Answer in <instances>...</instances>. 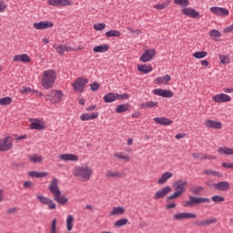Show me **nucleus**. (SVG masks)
Listing matches in <instances>:
<instances>
[{
  "mask_svg": "<svg viewBox=\"0 0 233 233\" xmlns=\"http://www.w3.org/2000/svg\"><path fill=\"white\" fill-rule=\"evenodd\" d=\"M125 214V208L115 207L109 211V216H123Z\"/></svg>",
  "mask_w": 233,
  "mask_h": 233,
  "instance_id": "obj_33",
  "label": "nucleus"
},
{
  "mask_svg": "<svg viewBox=\"0 0 233 233\" xmlns=\"http://www.w3.org/2000/svg\"><path fill=\"white\" fill-rule=\"evenodd\" d=\"M11 103H12V97L10 96L0 98V105L2 106L10 105Z\"/></svg>",
  "mask_w": 233,
  "mask_h": 233,
  "instance_id": "obj_52",
  "label": "nucleus"
},
{
  "mask_svg": "<svg viewBox=\"0 0 233 233\" xmlns=\"http://www.w3.org/2000/svg\"><path fill=\"white\" fill-rule=\"evenodd\" d=\"M218 157L212 155H203L202 154V159H217Z\"/></svg>",
  "mask_w": 233,
  "mask_h": 233,
  "instance_id": "obj_62",
  "label": "nucleus"
},
{
  "mask_svg": "<svg viewBox=\"0 0 233 233\" xmlns=\"http://www.w3.org/2000/svg\"><path fill=\"white\" fill-rule=\"evenodd\" d=\"M93 28H95V30H96L97 32H101V30H105V28H106V24L105 23L95 24L93 25Z\"/></svg>",
  "mask_w": 233,
  "mask_h": 233,
  "instance_id": "obj_51",
  "label": "nucleus"
},
{
  "mask_svg": "<svg viewBox=\"0 0 233 233\" xmlns=\"http://www.w3.org/2000/svg\"><path fill=\"white\" fill-rule=\"evenodd\" d=\"M198 215L190 212H178L173 215L174 221H185V219H196Z\"/></svg>",
  "mask_w": 233,
  "mask_h": 233,
  "instance_id": "obj_9",
  "label": "nucleus"
},
{
  "mask_svg": "<svg viewBox=\"0 0 233 233\" xmlns=\"http://www.w3.org/2000/svg\"><path fill=\"white\" fill-rule=\"evenodd\" d=\"M170 6V0H165L161 4H157L154 5V8L156 10H165V8H168Z\"/></svg>",
  "mask_w": 233,
  "mask_h": 233,
  "instance_id": "obj_39",
  "label": "nucleus"
},
{
  "mask_svg": "<svg viewBox=\"0 0 233 233\" xmlns=\"http://www.w3.org/2000/svg\"><path fill=\"white\" fill-rule=\"evenodd\" d=\"M72 174L79 181L86 183L87 181H90L92 176H94V168L88 164L76 166L72 170Z\"/></svg>",
  "mask_w": 233,
  "mask_h": 233,
  "instance_id": "obj_1",
  "label": "nucleus"
},
{
  "mask_svg": "<svg viewBox=\"0 0 233 233\" xmlns=\"http://www.w3.org/2000/svg\"><path fill=\"white\" fill-rule=\"evenodd\" d=\"M209 36L214 41H218V39H219V37H221V32H219V30H218V29H213L209 32Z\"/></svg>",
  "mask_w": 233,
  "mask_h": 233,
  "instance_id": "obj_42",
  "label": "nucleus"
},
{
  "mask_svg": "<svg viewBox=\"0 0 233 233\" xmlns=\"http://www.w3.org/2000/svg\"><path fill=\"white\" fill-rule=\"evenodd\" d=\"M215 188L221 192H227V190H230V184L228 181H220L215 184Z\"/></svg>",
  "mask_w": 233,
  "mask_h": 233,
  "instance_id": "obj_25",
  "label": "nucleus"
},
{
  "mask_svg": "<svg viewBox=\"0 0 233 233\" xmlns=\"http://www.w3.org/2000/svg\"><path fill=\"white\" fill-rule=\"evenodd\" d=\"M36 199H38L42 203V205H46L48 210H56V208H57L56 202H54V200H52V198L48 197H45L43 195H36Z\"/></svg>",
  "mask_w": 233,
  "mask_h": 233,
  "instance_id": "obj_10",
  "label": "nucleus"
},
{
  "mask_svg": "<svg viewBox=\"0 0 233 233\" xmlns=\"http://www.w3.org/2000/svg\"><path fill=\"white\" fill-rule=\"evenodd\" d=\"M106 37H121V32L117 30H110L106 33Z\"/></svg>",
  "mask_w": 233,
  "mask_h": 233,
  "instance_id": "obj_47",
  "label": "nucleus"
},
{
  "mask_svg": "<svg viewBox=\"0 0 233 233\" xmlns=\"http://www.w3.org/2000/svg\"><path fill=\"white\" fill-rule=\"evenodd\" d=\"M106 177H107V179H117L119 177H123V173L119 171L107 170L106 173Z\"/></svg>",
  "mask_w": 233,
  "mask_h": 233,
  "instance_id": "obj_30",
  "label": "nucleus"
},
{
  "mask_svg": "<svg viewBox=\"0 0 233 233\" xmlns=\"http://www.w3.org/2000/svg\"><path fill=\"white\" fill-rule=\"evenodd\" d=\"M116 99H128V94L118 95Z\"/></svg>",
  "mask_w": 233,
  "mask_h": 233,
  "instance_id": "obj_63",
  "label": "nucleus"
},
{
  "mask_svg": "<svg viewBox=\"0 0 233 233\" xmlns=\"http://www.w3.org/2000/svg\"><path fill=\"white\" fill-rule=\"evenodd\" d=\"M172 79L171 76H169V75H165L164 76H158L157 78H155V84L156 85H168V82Z\"/></svg>",
  "mask_w": 233,
  "mask_h": 233,
  "instance_id": "obj_26",
  "label": "nucleus"
},
{
  "mask_svg": "<svg viewBox=\"0 0 233 233\" xmlns=\"http://www.w3.org/2000/svg\"><path fill=\"white\" fill-rule=\"evenodd\" d=\"M155 56H156V51L154 49H147L140 56V61L141 63H148V61H152V59H154Z\"/></svg>",
  "mask_w": 233,
  "mask_h": 233,
  "instance_id": "obj_19",
  "label": "nucleus"
},
{
  "mask_svg": "<svg viewBox=\"0 0 233 233\" xmlns=\"http://www.w3.org/2000/svg\"><path fill=\"white\" fill-rule=\"evenodd\" d=\"M48 190L52 194L54 199L59 205H66L68 198L61 195V189L59 188V179L53 177L48 185Z\"/></svg>",
  "mask_w": 233,
  "mask_h": 233,
  "instance_id": "obj_2",
  "label": "nucleus"
},
{
  "mask_svg": "<svg viewBox=\"0 0 233 233\" xmlns=\"http://www.w3.org/2000/svg\"><path fill=\"white\" fill-rule=\"evenodd\" d=\"M50 233H57V218H53L50 226Z\"/></svg>",
  "mask_w": 233,
  "mask_h": 233,
  "instance_id": "obj_50",
  "label": "nucleus"
},
{
  "mask_svg": "<svg viewBox=\"0 0 233 233\" xmlns=\"http://www.w3.org/2000/svg\"><path fill=\"white\" fill-rule=\"evenodd\" d=\"M153 94L159 97H174V92L168 89L157 88L153 90Z\"/></svg>",
  "mask_w": 233,
  "mask_h": 233,
  "instance_id": "obj_17",
  "label": "nucleus"
},
{
  "mask_svg": "<svg viewBox=\"0 0 233 233\" xmlns=\"http://www.w3.org/2000/svg\"><path fill=\"white\" fill-rule=\"evenodd\" d=\"M174 174L170 171L164 172L157 180V185H165L168 179H172Z\"/></svg>",
  "mask_w": 233,
  "mask_h": 233,
  "instance_id": "obj_23",
  "label": "nucleus"
},
{
  "mask_svg": "<svg viewBox=\"0 0 233 233\" xmlns=\"http://www.w3.org/2000/svg\"><path fill=\"white\" fill-rule=\"evenodd\" d=\"M181 12L184 15H187L188 17H199V12L196 11V9H193L192 7L183 8Z\"/></svg>",
  "mask_w": 233,
  "mask_h": 233,
  "instance_id": "obj_24",
  "label": "nucleus"
},
{
  "mask_svg": "<svg viewBox=\"0 0 233 233\" xmlns=\"http://www.w3.org/2000/svg\"><path fill=\"white\" fill-rule=\"evenodd\" d=\"M27 157L30 163H43V156L41 155L33 154L29 155Z\"/></svg>",
  "mask_w": 233,
  "mask_h": 233,
  "instance_id": "obj_35",
  "label": "nucleus"
},
{
  "mask_svg": "<svg viewBox=\"0 0 233 233\" xmlns=\"http://www.w3.org/2000/svg\"><path fill=\"white\" fill-rule=\"evenodd\" d=\"M207 56H208L207 51H198L193 54V57L196 59H203L204 57H207Z\"/></svg>",
  "mask_w": 233,
  "mask_h": 233,
  "instance_id": "obj_46",
  "label": "nucleus"
},
{
  "mask_svg": "<svg viewBox=\"0 0 233 233\" xmlns=\"http://www.w3.org/2000/svg\"><path fill=\"white\" fill-rule=\"evenodd\" d=\"M209 10L211 14H214V15H218V17H223L230 14V12H228V9L225 7L213 6V7H210Z\"/></svg>",
  "mask_w": 233,
  "mask_h": 233,
  "instance_id": "obj_14",
  "label": "nucleus"
},
{
  "mask_svg": "<svg viewBox=\"0 0 233 233\" xmlns=\"http://www.w3.org/2000/svg\"><path fill=\"white\" fill-rule=\"evenodd\" d=\"M200 63L202 66H208L210 65V62H208V60H202Z\"/></svg>",
  "mask_w": 233,
  "mask_h": 233,
  "instance_id": "obj_64",
  "label": "nucleus"
},
{
  "mask_svg": "<svg viewBox=\"0 0 233 233\" xmlns=\"http://www.w3.org/2000/svg\"><path fill=\"white\" fill-rule=\"evenodd\" d=\"M21 94H30V92H32V88L30 87H26V86H23L20 89Z\"/></svg>",
  "mask_w": 233,
  "mask_h": 233,
  "instance_id": "obj_57",
  "label": "nucleus"
},
{
  "mask_svg": "<svg viewBox=\"0 0 233 233\" xmlns=\"http://www.w3.org/2000/svg\"><path fill=\"white\" fill-rule=\"evenodd\" d=\"M54 48L56 50L57 54L60 56H65V52H75V50H77L76 48H73L69 45H55Z\"/></svg>",
  "mask_w": 233,
  "mask_h": 233,
  "instance_id": "obj_16",
  "label": "nucleus"
},
{
  "mask_svg": "<svg viewBox=\"0 0 233 233\" xmlns=\"http://www.w3.org/2000/svg\"><path fill=\"white\" fill-rule=\"evenodd\" d=\"M58 159H60V161H73L77 163V161H79V157L72 153H66L58 155Z\"/></svg>",
  "mask_w": 233,
  "mask_h": 233,
  "instance_id": "obj_18",
  "label": "nucleus"
},
{
  "mask_svg": "<svg viewBox=\"0 0 233 233\" xmlns=\"http://www.w3.org/2000/svg\"><path fill=\"white\" fill-rule=\"evenodd\" d=\"M14 63H30L31 58L30 56L26 54H22V55H15L13 57Z\"/></svg>",
  "mask_w": 233,
  "mask_h": 233,
  "instance_id": "obj_22",
  "label": "nucleus"
},
{
  "mask_svg": "<svg viewBox=\"0 0 233 233\" xmlns=\"http://www.w3.org/2000/svg\"><path fill=\"white\" fill-rule=\"evenodd\" d=\"M74 216L72 215H68L66 218V228L67 232H72V230L74 229Z\"/></svg>",
  "mask_w": 233,
  "mask_h": 233,
  "instance_id": "obj_31",
  "label": "nucleus"
},
{
  "mask_svg": "<svg viewBox=\"0 0 233 233\" xmlns=\"http://www.w3.org/2000/svg\"><path fill=\"white\" fill-rule=\"evenodd\" d=\"M93 52L98 54H105V52H108V45L97 46L93 48Z\"/></svg>",
  "mask_w": 233,
  "mask_h": 233,
  "instance_id": "obj_38",
  "label": "nucleus"
},
{
  "mask_svg": "<svg viewBox=\"0 0 233 233\" xmlns=\"http://www.w3.org/2000/svg\"><path fill=\"white\" fill-rule=\"evenodd\" d=\"M217 152H218V154H222L223 156H233L232 147H218L217 149Z\"/></svg>",
  "mask_w": 233,
  "mask_h": 233,
  "instance_id": "obj_34",
  "label": "nucleus"
},
{
  "mask_svg": "<svg viewBox=\"0 0 233 233\" xmlns=\"http://www.w3.org/2000/svg\"><path fill=\"white\" fill-rule=\"evenodd\" d=\"M6 10V3H5L3 0H0V12H5Z\"/></svg>",
  "mask_w": 233,
  "mask_h": 233,
  "instance_id": "obj_59",
  "label": "nucleus"
},
{
  "mask_svg": "<svg viewBox=\"0 0 233 233\" xmlns=\"http://www.w3.org/2000/svg\"><path fill=\"white\" fill-rule=\"evenodd\" d=\"M175 5H178V6H181L182 8H187L188 5H190V2L188 0H174Z\"/></svg>",
  "mask_w": 233,
  "mask_h": 233,
  "instance_id": "obj_48",
  "label": "nucleus"
},
{
  "mask_svg": "<svg viewBox=\"0 0 233 233\" xmlns=\"http://www.w3.org/2000/svg\"><path fill=\"white\" fill-rule=\"evenodd\" d=\"M128 223V218H120L114 223V227H125Z\"/></svg>",
  "mask_w": 233,
  "mask_h": 233,
  "instance_id": "obj_49",
  "label": "nucleus"
},
{
  "mask_svg": "<svg viewBox=\"0 0 233 233\" xmlns=\"http://www.w3.org/2000/svg\"><path fill=\"white\" fill-rule=\"evenodd\" d=\"M216 223H218V218L211 217L202 221H197L196 225L198 227H208L209 225H216Z\"/></svg>",
  "mask_w": 233,
  "mask_h": 233,
  "instance_id": "obj_21",
  "label": "nucleus"
},
{
  "mask_svg": "<svg viewBox=\"0 0 233 233\" xmlns=\"http://www.w3.org/2000/svg\"><path fill=\"white\" fill-rule=\"evenodd\" d=\"M218 59L222 65H228L230 64V56L228 55H219Z\"/></svg>",
  "mask_w": 233,
  "mask_h": 233,
  "instance_id": "obj_44",
  "label": "nucleus"
},
{
  "mask_svg": "<svg viewBox=\"0 0 233 233\" xmlns=\"http://www.w3.org/2000/svg\"><path fill=\"white\" fill-rule=\"evenodd\" d=\"M190 192H192V194H199L203 192V187L193 186L190 187Z\"/></svg>",
  "mask_w": 233,
  "mask_h": 233,
  "instance_id": "obj_53",
  "label": "nucleus"
},
{
  "mask_svg": "<svg viewBox=\"0 0 233 233\" xmlns=\"http://www.w3.org/2000/svg\"><path fill=\"white\" fill-rule=\"evenodd\" d=\"M212 100L215 103H230V101H232V97H230V96L227 94L221 93V94L215 95L212 97Z\"/></svg>",
  "mask_w": 233,
  "mask_h": 233,
  "instance_id": "obj_15",
  "label": "nucleus"
},
{
  "mask_svg": "<svg viewBox=\"0 0 233 233\" xmlns=\"http://www.w3.org/2000/svg\"><path fill=\"white\" fill-rule=\"evenodd\" d=\"M201 203H210V198L191 195L188 197V200L183 202V207H196L197 205H201Z\"/></svg>",
  "mask_w": 233,
  "mask_h": 233,
  "instance_id": "obj_5",
  "label": "nucleus"
},
{
  "mask_svg": "<svg viewBox=\"0 0 233 233\" xmlns=\"http://www.w3.org/2000/svg\"><path fill=\"white\" fill-rule=\"evenodd\" d=\"M114 157H116V159H122V161H126V162L130 161V157L123 153H115Z\"/></svg>",
  "mask_w": 233,
  "mask_h": 233,
  "instance_id": "obj_45",
  "label": "nucleus"
},
{
  "mask_svg": "<svg viewBox=\"0 0 233 233\" xmlns=\"http://www.w3.org/2000/svg\"><path fill=\"white\" fill-rule=\"evenodd\" d=\"M47 5L50 6H72L70 0H47Z\"/></svg>",
  "mask_w": 233,
  "mask_h": 233,
  "instance_id": "obj_20",
  "label": "nucleus"
},
{
  "mask_svg": "<svg viewBox=\"0 0 233 233\" xmlns=\"http://www.w3.org/2000/svg\"><path fill=\"white\" fill-rule=\"evenodd\" d=\"M88 83V79L85 77H78L76 80L71 84V86L74 88L75 92H85V86H86V84Z\"/></svg>",
  "mask_w": 233,
  "mask_h": 233,
  "instance_id": "obj_7",
  "label": "nucleus"
},
{
  "mask_svg": "<svg viewBox=\"0 0 233 233\" xmlns=\"http://www.w3.org/2000/svg\"><path fill=\"white\" fill-rule=\"evenodd\" d=\"M99 117V113H84L81 115L80 119L81 121H91V119H97Z\"/></svg>",
  "mask_w": 233,
  "mask_h": 233,
  "instance_id": "obj_29",
  "label": "nucleus"
},
{
  "mask_svg": "<svg viewBox=\"0 0 233 233\" xmlns=\"http://www.w3.org/2000/svg\"><path fill=\"white\" fill-rule=\"evenodd\" d=\"M222 167H223L224 168L232 169V168H233V162H231V163L223 162V163H222Z\"/></svg>",
  "mask_w": 233,
  "mask_h": 233,
  "instance_id": "obj_60",
  "label": "nucleus"
},
{
  "mask_svg": "<svg viewBox=\"0 0 233 233\" xmlns=\"http://www.w3.org/2000/svg\"><path fill=\"white\" fill-rule=\"evenodd\" d=\"M204 176H214L216 177H221L223 175L221 173L212 170V169H205L203 171Z\"/></svg>",
  "mask_w": 233,
  "mask_h": 233,
  "instance_id": "obj_41",
  "label": "nucleus"
},
{
  "mask_svg": "<svg viewBox=\"0 0 233 233\" xmlns=\"http://www.w3.org/2000/svg\"><path fill=\"white\" fill-rule=\"evenodd\" d=\"M29 177H46L48 172L31 171L27 173Z\"/></svg>",
  "mask_w": 233,
  "mask_h": 233,
  "instance_id": "obj_37",
  "label": "nucleus"
},
{
  "mask_svg": "<svg viewBox=\"0 0 233 233\" xmlns=\"http://www.w3.org/2000/svg\"><path fill=\"white\" fill-rule=\"evenodd\" d=\"M211 200L213 203H223L225 201V198L219 195H215L211 198Z\"/></svg>",
  "mask_w": 233,
  "mask_h": 233,
  "instance_id": "obj_54",
  "label": "nucleus"
},
{
  "mask_svg": "<svg viewBox=\"0 0 233 233\" xmlns=\"http://www.w3.org/2000/svg\"><path fill=\"white\" fill-rule=\"evenodd\" d=\"M127 30L131 32V34H136V35H139V34H142L141 30L139 29H133L131 27H127Z\"/></svg>",
  "mask_w": 233,
  "mask_h": 233,
  "instance_id": "obj_56",
  "label": "nucleus"
},
{
  "mask_svg": "<svg viewBox=\"0 0 233 233\" xmlns=\"http://www.w3.org/2000/svg\"><path fill=\"white\" fill-rule=\"evenodd\" d=\"M119 97L117 93H109L104 96L105 103H114Z\"/></svg>",
  "mask_w": 233,
  "mask_h": 233,
  "instance_id": "obj_32",
  "label": "nucleus"
},
{
  "mask_svg": "<svg viewBox=\"0 0 233 233\" xmlns=\"http://www.w3.org/2000/svg\"><path fill=\"white\" fill-rule=\"evenodd\" d=\"M187 185L188 181L183 179H179L174 182L173 187L175 192L167 197V200L170 201L172 199H176L179 198V196H181L182 194H185V192H187Z\"/></svg>",
  "mask_w": 233,
  "mask_h": 233,
  "instance_id": "obj_3",
  "label": "nucleus"
},
{
  "mask_svg": "<svg viewBox=\"0 0 233 233\" xmlns=\"http://www.w3.org/2000/svg\"><path fill=\"white\" fill-rule=\"evenodd\" d=\"M90 90H92V92H96V90H99V84L98 83L91 84Z\"/></svg>",
  "mask_w": 233,
  "mask_h": 233,
  "instance_id": "obj_58",
  "label": "nucleus"
},
{
  "mask_svg": "<svg viewBox=\"0 0 233 233\" xmlns=\"http://www.w3.org/2000/svg\"><path fill=\"white\" fill-rule=\"evenodd\" d=\"M29 128L31 130H45V121L37 118H30Z\"/></svg>",
  "mask_w": 233,
  "mask_h": 233,
  "instance_id": "obj_12",
  "label": "nucleus"
},
{
  "mask_svg": "<svg viewBox=\"0 0 233 233\" xmlns=\"http://www.w3.org/2000/svg\"><path fill=\"white\" fill-rule=\"evenodd\" d=\"M12 147H14L12 137L6 136L0 138V152H8V150H12Z\"/></svg>",
  "mask_w": 233,
  "mask_h": 233,
  "instance_id": "obj_8",
  "label": "nucleus"
},
{
  "mask_svg": "<svg viewBox=\"0 0 233 233\" xmlns=\"http://www.w3.org/2000/svg\"><path fill=\"white\" fill-rule=\"evenodd\" d=\"M191 156L194 159H202L203 157V154L201 153H192Z\"/></svg>",
  "mask_w": 233,
  "mask_h": 233,
  "instance_id": "obj_61",
  "label": "nucleus"
},
{
  "mask_svg": "<svg viewBox=\"0 0 233 233\" xmlns=\"http://www.w3.org/2000/svg\"><path fill=\"white\" fill-rule=\"evenodd\" d=\"M23 187L24 188H34V182H32L30 180L25 181L23 184Z\"/></svg>",
  "mask_w": 233,
  "mask_h": 233,
  "instance_id": "obj_55",
  "label": "nucleus"
},
{
  "mask_svg": "<svg viewBox=\"0 0 233 233\" xmlns=\"http://www.w3.org/2000/svg\"><path fill=\"white\" fill-rule=\"evenodd\" d=\"M137 70L142 74H149V72H152L153 68L150 65H137Z\"/></svg>",
  "mask_w": 233,
  "mask_h": 233,
  "instance_id": "obj_36",
  "label": "nucleus"
},
{
  "mask_svg": "<svg viewBox=\"0 0 233 233\" xmlns=\"http://www.w3.org/2000/svg\"><path fill=\"white\" fill-rule=\"evenodd\" d=\"M159 105V103L157 102H154V101H149V102H145L143 104L140 105L141 108H156V106H157Z\"/></svg>",
  "mask_w": 233,
  "mask_h": 233,
  "instance_id": "obj_40",
  "label": "nucleus"
},
{
  "mask_svg": "<svg viewBox=\"0 0 233 233\" xmlns=\"http://www.w3.org/2000/svg\"><path fill=\"white\" fill-rule=\"evenodd\" d=\"M56 71L54 70H46L43 73V76L41 79V85L46 90H48L54 86V84L56 83Z\"/></svg>",
  "mask_w": 233,
  "mask_h": 233,
  "instance_id": "obj_4",
  "label": "nucleus"
},
{
  "mask_svg": "<svg viewBox=\"0 0 233 233\" xmlns=\"http://www.w3.org/2000/svg\"><path fill=\"white\" fill-rule=\"evenodd\" d=\"M170 192H172V187H170V186H166V187H162L161 189L157 190L154 194L153 198L156 200L163 199V198H167V196H168V194H170Z\"/></svg>",
  "mask_w": 233,
  "mask_h": 233,
  "instance_id": "obj_11",
  "label": "nucleus"
},
{
  "mask_svg": "<svg viewBox=\"0 0 233 233\" xmlns=\"http://www.w3.org/2000/svg\"><path fill=\"white\" fill-rule=\"evenodd\" d=\"M63 91L61 90H52L51 94H47L45 96L46 101H50L52 105H57V103H61L64 97Z\"/></svg>",
  "mask_w": 233,
  "mask_h": 233,
  "instance_id": "obj_6",
  "label": "nucleus"
},
{
  "mask_svg": "<svg viewBox=\"0 0 233 233\" xmlns=\"http://www.w3.org/2000/svg\"><path fill=\"white\" fill-rule=\"evenodd\" d=\"M35 30H47V28H53L54 23L52 21H41L33 24Z\"/></svg>",
  "mask_w": 233,
  "mask_h": 233,
  "instance_id": "obj_13",
  "label": "nucleus"
},
{
  "mask_svg": "<svg viewBox=\"0 0 233 233\" xmlns=\"http://www.w3.org/2000/svg\"><path fill=\"white\" fill-rule=\"evenodd\" d=\"M157 125H164L165 127H168L172 125V120L168 119L167 117L165 116H160V117H155L153 119Z\"/></svg>",
  "mask_w": 233,
  "mask_h": 233,
  "instance_id": "obj_28",
  "label": "nucleus"
},
{
  "mask_svg": "<svg viewBox=\"0 0 233 233\" xmlns=\"http://www.w3.org/2000/svg\"><path fill=\"white\" fill-rule=\"evenodd\" d=\"M204 125L205 127H207V128H215V129H219L222 127L221 122L214 121L211 119L206 120Z\"/></svg>",
  "mask_w": 233,
  "mask_h": 233,
  "instance_id": "obj_27",
  "label": "nucleus"
},
{
  "mask_svg": "<svg viewBox=\"0 0 233 233\" xmlns=\"http://www.w3.org/2000/svg\"><path fill=\"white\" fill-rule=\"evenodd\" d=\"M129 106L128 104H122L116 106V114H121L123 112H128Z\"/></svg>",
  "mask_w": 233,
  "mask_h": 233,
  "instance_id": "obj_43",
  "label": "nucleus"
}]
</instances>
